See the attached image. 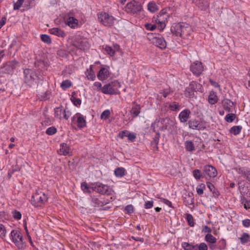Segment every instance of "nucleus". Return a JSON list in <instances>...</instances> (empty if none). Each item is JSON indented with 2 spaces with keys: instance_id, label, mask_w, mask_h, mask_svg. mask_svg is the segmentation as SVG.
<instances>
[{
  "instance_id": "nucleus-1",
  "label": "nucleus",
  "mask_w": 250,
  "mask_h": 250,
  "mask_svg": "<svg viewBox=\"0 0 250 250\" xmlns=\"http://www.w3.org/2000/svg\"><path fill=\"white\" fill-rule=\"evenodd\" d=\"M172 34L183 39L188 38L193 32L191 26L186 22L174 23L170 28Z\"/></svg>"
},
{
  "instance_id": "nucleus-2",
  "label": "nucleus",
  "mask_w": 250,
  "mask_h": 250,
  "mask_svg": "<svg viewBox=\"0 0 250 250\" xmlns=\"http://www.w3.org/2000/svg\"><path fill=\"white\" fill-rule=\"evenodd\" d=\"M48 200L47 196L40 190H36L30 200L32 206L35 208L42 207Z\"/></svg>"
},
{
  "instance_id": "nucleus-3",
  "label": "nucleus",
  "mask_w": 250,
  "mask_h": 250,
  "mask_svg": "<svg viewBox=\"0 0 250 250\" xmlns=\"http://www.w3.org/2000/svg\"><path fill=\"white\" fill-rule=\"evenodd\" d=\"M121 86L120 83L115 80L104 85L102 87V92L107 95H118L120 93L119 89Z\"/></svg>"
},
{
  "instance_id": "nucleus-4",
  "label": "nucleus",
  "mask_w": 250,
  "mask_h": 250,
  "mask_svg": "<svg viewBox=\"0 0 250 250\" xmlns=\"http://www.w3.org/2000/svg\"><path fill=\"white\" fill-rule=\"evenodd\" d=\"M170 16L167 13V9H163L160 11L157 17H153V21H155L158 24V28L160 31H162L166 27V22Z\"/></svg>"
},
{
  "instance_id": "nucleus-5",
  "label": "nucleus",
  "mask_w": 250,
  "mask_h": 250,
  "mask_svg": "<svg viewBox=\"0 0 250 250\" xmlns=\"http://www.w3.org/2000/svg\"><path fill=\"white\" fill-rule=\"evenodd\" d=\"M162 124L161 131H167L170 134H174L176 132L177 125L176 122L169 118H161Z\"/></svg>"
},
{
  "instance_id": "nucleus-6",
  "label": "nucleus",
  "mask_w": 250,
  "mask_h": 250,
  "mask_svg": "<svg viewBox=\"0 0 250 250\" xmlns=\"http://www.w3.org/2000/svg\"><path fill=\"white\" fill-rule=\"evenodd\" d=\"M10 237L12 241L18 249H22L25 247V243L23 241L22 235L20 230H12L10 233Z\"/></svg>"
},
{
  "instance_id": "nucleus-7",
  "label": "nucleus",
  "mask_w": 250,
  "mask_h": 250,
  "mask_svg": "<svg viewBox=\"0 0 250 250\" xmlns=\"http://www.w3.org/2000/svg\"><path fill=\"white\" fill-rule=\"evenodd\" d=\"M72 44L78 49L83 51L88 50L90 47V44L88 42V40L80 35L75 36Z\"/></svg>"
},
{
  "instance_id": "nucleus-8",
  "label": "nucleus",
  "mask_w": 250,
  "mask_h": 250,
  "mask_svg": "<svg viewBox=\"0 0 250 250\" xmlns=\"http://www.w3.org/2000/svg\"><path fill=\"white\" fill-rule=\"evenodd\" d=\"M98 20L103 25L108 27L112 26L116 21V19L114 17L106 12H101L98 14Z\"/></svg>"
},
{
  "instance_id": "nucleus-9",
  "label": "nucleus",
  "mask_w": 250,
  "mask_h": 250,
  "mask_svg": "<svg viewBox=\"0 0 250 250\" xmlns=\"http://www.w3.org/2000/svg\"><path fill=\"white\" fill-rule=\"evenodd\" d=\"M91 188L93 191L103 195H109L111 194L112 192V188L109 186L99 182L92 183Z\"/></svg>"
},
{
  "instance_id": "nucleus-10",
  "label": "nucleus",
  "mask_w": 250,
  "mask_h": 250,
  "mask_svg": "<svg viewBox=\"0 0 250 250\" xmlns=\"http://www.w3.org/2000/svg\"><path fill=\"white\" fill-rule=\"evenodd\" d=\"M202 88L201 84L195 81H192L190 83L189 86L186 88L185 94L187 97L193 98L194 96V92L201 91Z\"/></svg>"
},
{
  "instance_id": "nucleus-11",
  "label": "nucleus",
  "mask_w": 250,
  "mask_h": 250,
  "mask_svg": "<svg viewBox=\"0 0 250 250\" xmlns=\"http://www.w3.org/2000/svg\"><path fill=\"white\" fill-rule=\"evenodd\" d=\"M19 65V62L16 60H12L3 63L0 69L1 73L12 74L13 73L14 69Z\"/></svg>"
},
{
  "instance_id": "nucleus-12",
  "label": "nucleus",
  "mask_w": 250,
  "mask_h": 250,
  "mask_svg": "<svg viewBox=\"0 0 250 250\" xmlns=\"http://www.w3.org/2000/svg\"><path fill=\"white\" fill-rule=\"evenodd\" d=\"M142 5L141 3L136 1H132L128 3L125 7V11L128 13L136 14L142 10Z\"/></svg>"
},
{
  "instance_id": "nucleus-13",
  "label": "nucleus",
  "mask_w": 250,
  "mask_h": 250,
  "mask_svg": "<svg viewBox=\"0 0 250 250\" xmlns=\"http://www.w3.org/2000/svg\"><path fill=\"white\" fill-rule=\"evenodd\" d=\"M189 128L198 130H203L206 128L205 122L197 119L190 120L188 122Z\"/></svg>"
},
{
  "instance_id": "nucleus-14",
  "label": "nucleus",
  "mask_w": 250,
  "mask_h": 250,
  "mask_svg": "<svg viewBox=\"0 0 250 250\" xmlns=\"http://www.w3.org/2000/svg\"><path fill=\"white\" fill-rule=\"evenodd\" d=\"M24 82L28 84H31L35 81V77H37L36 72L31 69H25L23 71Z\"/></svg>"
},
{
  "instance_id": "nucleus-15",
  "label": "nucleus",
  "mask_w": 250,
  "mask_h": 250,
  "mask_svg": "<svg viewBox=\"0 0 250 250\" xmlns=\"http://www.w3.org/2000/svg\"><path fill=\"white\" fill-rule=\"evenodd\" d=\"M190 70L195 76L198 77L204 71V67L201 62L195 61L191 64Z\"/></svg>"
},
{
  "instance_id": "nucleus-16",
  "label": "nucleus",
  "mask_w": 250,
  "mask_h": 250,
  "mask_svg": "<svg viewBox=\"0 0 250 250\" xmlns=\"http://www.w3.org/2000/svg\"><path fill=\"white\" fill-rule=\"evenodd\" d=\"M150 40L151 41L152 43L156 46L162 49H165L167 46V42L164 38L161 35L158 34L154 36Z\"/></svg>"
},
{
  "instance_id": "nucleus-17",
  "label": "nucleus",
  "mask_w": 250,
  "mask_h": 250,
  "mask_svg": "<svg viewBox=\"0 0 250 250\" xmlns=\"http://www.w3.org/2000/svg\"><path fill=\"white\" fill-rule=\"evenodd\" d=\"M76 120L77 126L79 128H83L86 126V122L85 117L80 113H77L71 118L72 122L74 123Z\"/></svg>"
},
{
  "instance_id": "nucleus-18",
  "label": "nucleus",
  "mask_w": 250,
  "mask_h": 250,
  "mask_svg": "<svg viewBox=\"0 0 250 250\" xmlns=\"http://www.w3.org/2000/svg\"><path fill=\"white\" fill-rule=\"evenodd\" d=\"M242 177L250 181V168L248 167H238L234 169Z\"/></svg>"
},
{
  "instance_id": "nucleus-19",
  "label": "nucleus",
  "mask_w": 250,
  "mask_h": 250,
  "mask_svg": "<svg viewBox=\"0 0 250 250\" xmlns=\"http://www.w3.org/2000/svg\"><path fill=\"white\" fill-rule=\"evenodd\" d=\"M141 105L136 102H133L132 103V107L129 111V113L133 118H135L139 116L141 113Z\"/></svg>"
},
{
  "instance_id": "nucleus-20",
  "label": "nucleus",
  "mask_w": 250,
  "mask_h": 250,
  "mask_svg": "<svg viewBox=\"0 0 250 250\" xmlns=\"http://www.w3.org/2000/svg\"><path fill=\"white\" fill-rule=\"evenodd\" d=\"M180 104L176 102H172L170 103H166L164 107L162 108V110H166L167 108L169 109L172 111H177L180 109Z\"/></svg>"
},
{
  "instance_id": "nucleus-21",
  "label": "nucleus",
  "mask_w": 250,
  "mask_h": 250,
  "mask_svg": "<svg viewBox=\"0 0 250 250\" xmlns=\"http://www.w3.org/2000/svg\"><path fill=\"white\" fill-rule=\"evenodd\" d=\"M204 171L205 174L209 177L214 178L216 177L217 174L216 168L211 165L205 166Z\"/></svg>"
},
{
  "instance_id": "nucleus-22",
  "label": "nucleus",
  "mask_w": 250,
  "mask_h": 250,
  "mask_svg": "<svg viewBox=\"0 0 250 250\" xmlns=\"http://www.w3.org/2000/svg\"><path fill=\"white\" fill-rule=\"evenodd\" d=\"M192 2L201 10H207L209 6L207 0H192Z\"/></svg>"
},
{
  "instance_id": "nucleus-23",
  "label": "nucleus",
  "mask_w": 250,
  "mask_h": 250,
  "mask_svg": "<svg viewBox=\"0 0 250 250\" xmlns=\"http://www.w3.org/2000/svg\"><path fill=\"white\" fill-rule=\"evenodd\" d=\"M222 104L223 108L227 112H232V107L234 105V103L230 100L228 99H224L222 101Z\"/></svg>"
},
{
  "instance_id": "nucleus-24",
  "label": "nucleus",
  "mask_w": 250,
  "mask_h": 250,
  "mask_svg": "<svg viewBox=\"0 0 250 250\" xmlns=\"http://www.w3.org/2000/svg\"><path fill=\"white\" fill-rule=\"evenodd\" d=\"M66 24L70 28L75 29L78 26V20L72 16L68 15L65 20Z\"/></svg>"
},
{
  "instance_id": "nucleus-25",
  "label": "nucleus",
  "mask_w": 250,
  "mask_h": 250,
  "mask_svg": "<svg viewBox=\"0 0 250 250\" xmlns=\"http://www.w3.org/2000/svg\"><path fill=\"white\" fill-rule=\"evenodd\" d=\"M110 76L109 70L104 67H102L97 74V77L99 80L104 81L107 79Z\"/></svg>"
},
{
  "instance_id": "nucleus-26",
  "label": "nucleus",
  "mask_w": 250,
  "mask_h": 250,
  "mask_svg": "<svg viewBox=\"0 0 250 250\" xmlns=\"http://www.w3.org/2000/svg\"><path fill=\"white\" fill-rule=\"evenodd\" d=\"M183 201L186 206L193 205L194 197L192 192L186 193L183 195Z\"/></svg>"
},
{
  "instance_id": "nucleus-27",
  "label": "nucleus",
  "mask_w": 250,
  "mask_h": 250,
  "mask_svg": "<svg viewBox=\"0 0 250 250\" xmlns=\"http://www.w3.org/2000/svg\"><path fill=\"white\" fill-rule=\"evenodd\" d=\"M161 118L156 119L151 125V129L155 133H159V131H161L162 124H161Z\"/></svg>"
},
{
  "instance_id": "nucleus-28",
  "label": "nucleus",
  "mask_w": 250,
  "mask_h": 250,
  "mask_svg": "<svg viewBox=\"0 0 250 250\" xmlns=\"http://www.w3.org/2000/svg\"><path fill=\"white\" fill-rule=\"evenodd\" d=\"M191 112L188 109H185L181 111L179 114V118L182 123H186L189 118Z\"/></svg>"
},
{
  "instance_id": "nucleus-29",
  "label": "nucleus",
  "mask_w": 250,
  "mask_h": 250,
  "mask_svg": "<svg viewBox=\"0 0 250 250\" xmlns=\"http://www.w3.org/2000/svg\"><path fill=\"white\" fill-rule=\"evenodd\" d=\"M49 33L61 38H64L66 35V33L58 27L49 29Z\"/></svg>"
},
{
  "instance_id": "nucleus-30",
  "label": "nucleus",
  "mask_w": 250,
  "mask_h": 250,
  "mask_svg": "<svg viewBox=\"0 0 250 250\" xmlns=\"http://www.w3.org/2000/svg\"><path fill=\"white\" fill-rule=\"evenodd\" d=\"M91 203L93 207L97 208L102 207L106 204L95 196H91Z\"/></svg>"
},
{
  "instance_id": "nucleus-31",
  "label": "nucleus",
  "mask_w": 250,
  "mask_h": 250,
  "mask_svg": "<svg viewBox=\"0 0 250 250\" xmlns=\"http://www.w3.org/2000/svg\"><path fill=\"white\" fill-rule=\"evenodd\" d=\"M70 148L69 146L65 143H62L60 145L59 153L61 155H66L70 153Z\"/></svg>"
},
{
  "instance_id": "nucleus-32",
  "label": "nucleus",
  "mask_w": 250,
  "mask_h": 250,
  "mask_svg": "<svg viewBox=\"0 0 250 250\" xmlns=\"http://www.w3.org/2000/svg\"><path fill=\"white\" fill-rule=\"evenodd\" d=\"M218 101V98L216 93L213 91H210L208 97V102L211 104H214Z\"/></svg>"
},
{
  "instance_id": "nucleus-33",
  "label": "nucleus",
  "mask_w": 250,
  "mask_h": 250,
  "mask_svg": "<svg viewBox=\"0 0 250 250\" xmlns=\"http://www.w3.org/2000/svg\"><path fill=\"white\" fill-rule=\"evenodd\" d=\"M126 172L125 168L122 167H117L114 170V174L117 177H123L126 174Z\"/></svg>"
},
{
  "instance_id": "nucleus-34",
  "label": "nucleus",
  "mask_w": 250,
  "mask_h": 250,
  "mask_svg": "<svg viewBox=\"0 0 250 250\" xmlns=\"http://www.w3.org/2000/svg\"><path fill=\"white\" fill-rule=\"evenodd\" d=\"M147 9L151 13H154L158 10V7L155 1H151L148 3Z\"/></svg>"
},
{
  "instance_id": "nucleus-35",
  "label": "nucleus",
  "mask_w": 250,
  "mask_h": 250,
  "mask_svg": "<svg viewBox=\"0 0 250 250\" xmlns=\"http://www.w3.org/2000/svg\"><path fill=\"white\" fill-rule=\"evenodd\" d=\"M207 186L209 190L212 192L215 197H218L220 195L219 191L215 188L214 185L209 182H207Z\"/></svg>"
},
{
  "instance_id": "nucleus-36",
  "label": "nucleus",
  "mask_w": 250,
  "mask_h": 250,
  "mask_svg": "<svg viewBox=\"0 0 250 250\" xmlns=\"http://www.w3.org/2000/svg\"><path fill=\"white\" fill-rule=\"evenodd\" d=\"M62 106L60 105L59 107H57L54 108V115L55 117L58 119H62L63 117L62 114L63 113Z\"/></svg>"
},
{
  "instance_id": "nucleus-37",
  "label": "nucleus",
  "mask_w": 250,
  "mask_h": 250,
  "mask_svg": "<svg viewBox=\"0 0 250 250\" xmlns=\"http://www.w3.org/2000/svg\"><path fill=\"white\" fill-rule=\"evenodd\" d=\"M182 247L185 250H197V247L188 242H183Z\"/></svg>"
},
{
  "instance_id": "nucleus-38",
  "label": "nucleus",
  "mask_w": 250,
  "mask_h": 250,
  "mask_svg": "<svg viewBox=\"0 0 250 250\" xmlns=\"http://www.w3.org/2000/svg\"><path fill=\"white\" fill-rule=\"evenodd\" d=\"M239 239L242 244H245L249 242H250V236L246 232L242 233Z\"/></svg>"
},
{
  "instance_id": "nucleus-39",
  "label": "nucleus",
  "mask_w": 250,
  "mask_h": 250,
  "mask_svg": "<svg viewBox=\"0 0 250 250\" xmlns=\"http://www.w3.org/2000/svg\"><path fill=\"white\" fill-rule=\"evenodd\" d=\"M242 127L241 125L233 126L230 128L229 132L234 135H238L241 131Z\"/></svg>"
},
{
  "instance_id": "nucleus-40",
  "label": "nucleus",
  "mask_w": 250,
  "mask_h": 250,
  "mask_svg": "<svg viewBox=\"0 0 250 250\" xmlns=\"http://www.w3.org/2000/svg\"><path fill=\"white\" fill-rule=\"evenodd\" d=\"M85 75L88 80L91 81L95 80L96 78L95 74L91 67L89 70H87Z\"/></svg>"
},
{
  "instance_id": "nucleus-41",
  "label": "nucleus",
  "mask_w": 250,
  "mask_h": 250,
  "mask_svg": "<svg viewBox=\"0 0 250 250\" xmlns=\"http://www.w3.org/2000/svg\"><path fill=\"white\" fill-rule=\"evenodd\" d=\"M185 146L188 151H192L195 149L194 144L191 141H186L185 143Z\"/></svg>"
},
{
  "instance_id": "nucleus-42",
  "label": "nucleus",
  "mask_w": 250,
  "mask_h": 250,
  "mask_svg": "<svg viewBox=\"0 0 250 250\" xmlns=\"http://www.w3.org/2000/svg\"><path fill=\"white\" fill-rule=\"evenodd\" d=\"M205 240L208 243L214 244L216 243L217 239L211 234H207L205 237Z\"/></svg>"
},
{
  "instance_id": "nucleus-43",
  "label": "nucleus",
  "mask_w": 250,
  "mask_h": 250,
  "mask_svg": "<svg viewBox=\"0 0 250 250\" xmlns=\"http://www.w3.org/2000/svg\"><path fill=\"white\" fill-rule=\"evenodd\" d=\"M160 137V133H156L155 137L153 138V140L151 142V145L153 147L158 148V145L159 142V138Z\"/></svg>"
},
{
  "instance_id": "nucleus-44",
  "label": "nucleus",
  "mask_w": 250,
  "mask_h": 250,
  "mask_svg": "<svg viewBox=\"0 0 250 250\" xmlns=\"http://www.w3.org/2000/svg\"><path fill=\"white\" fill-rule=\"evenodd\" d=\"M218 249L220 250H224L226 248L227 243L225 239L222 238L218 241L217 244Z\"/></svg>"
},
{
  "instance_id": "nucleus-45",
  "label": "nucleus",
  "mask_w": 250,
  "mask_h": 250,
  "mask_svg": "<svg viewBox=\"0 0 250 250\" xmlns=\"http://www.w3.org/2000/svg\"><path fill=\"white\" fill-rule=\"evenodd\" d=\"M206 189V186L204 184H200L196 188V191L200 196H202L204 194V190Z\"/></svg>"
},
{
  "instance_id": "nucleus-46",
  "label": "nucleus",
  "mask_w": 250,
  "mask_h": 250,
  "mask_svg": "<svg viewBox=\"0 0 250 250\" xmlns=\"http://www.w3.org/2000/svg\"><path fill=\"white\" fill-rule=\"evenodd\" d=\"M72 86V83L70 80H66L62 82L61 87L63 90H65Z\"/></svg>"
},
{
  "instance_id": "nucleus-47",
  "label": "nucleus",
  "mask_w": 250,
  "mask_h": 250,
  "mask_svg": "<svg viewBox=\"0 0 250 250\" xmlns=\"http://www.w3.org/2000/svg\"><path fill=\"white\" fill-rule=\"evenodd\" d=\"M73 94H75V93H72V95L70 98L71 102L73 103L74 105L76 106H80L81 104V100L79 98H77L75 96H74Z\"/></svg>"
},
{
  "instance_id": "nucleus-48",
  "label": "nucleus",
  "mask_w": 250,
  "mask_h": 250,
  "mask_svg": "<svg viewBox=\"0 0 250 250\" xmlns=\"http://www.w3.org/2000/svg\"><path fill=\"white\" fill-rule=\"evenodd\" d=\"M172 93L173 90H172L169 87L164 89L160 92V94L162 95L165 98H166L168 95L172 94Z\"/></svg>"
},
{
  "instance_id": "nucleus-49",
  "label": "nucleus",
  "mask_w": 250,
  "mask_h": 250,
  "mask_svg": "<svg viewBox=\"0 0 250 250\" xmlns=\"http://www.w3.org/2000/svg\"><path fill=\"white\" fill-rule=\"evenodd\" d=\"M81 188L84 192L90 193L91 192L90 190V189H92L91 186H89L86 182L81 184Z\"/></svg>"
},
{
  "instance_id": "nucleus-50",
  "label": "nucleus",
  "mask_w": 250,
  "mask_h": 250,
  "mask_svg": "<svg viewBox=\"0 0 250 250\" xmlns=\"http://www.w3.org/2000/svg\"><path fill=\"white\" fill-rule=\"evenodd\" d=\"M236 115L234 113H229L225 118V120L227 122L232 123L235 119Z\"/></svg>"
},
{
  "instance_id": "nucleus-51",
  "label": "nucleus",
  "mask_w": 250,
  "mask_h": 250,
  "mask_svg": "<svg viewBox=\"0 0 250 250\" xmlns=\"http://www.w3.org/2000/svg\"><path fill=\"white\" fill-rule=\"evenodd\" d=\"M41 39L42 41L47 44H50L51 43V39L50 37L46 34H42L41 36Z\"/></svg>"
},
{
  "instance_id": "nucleus-52",
  "label": "nucleus",
  "mask_w": 250,
  "mask_h": 250,
  "mask_svg": "<svg viewBox=\"0 0 250 250\" xmlns=\"http://www.w3.org/2000/svg\"><path fill=\"white\" fill-rule=\"evenodd\" d=\"M186 219L188 221V224L190 227H193L194 226V223L193 221V217L190 214H187Z\"/></svg>"
},
{
  "instance_id": "nucleus-53",
  "label": "nucleus",
  "mask_w": 250,
  "mask_h": 250,
  "mask_svg": "<svg viewBox=\"0 0 250 250\" xmlns=\"http://www.w3.org/2000/svg\"><path fill=\"white\" fill-rule=\"evenodd\" d=\"M57 132V129L55 126L48 127L45 131L46 134L48 135H53Z\"/></svg>"
},
{
  "instance_id": "nucleus-54",
  "label": "nucleus",
  "mask_w": 250,
  "mask_h": 250,
  "mask_svg": "<svg viewBox=\"0 0 250 250\" xmlns=\"http://www.w3.org/2000/svg\"><path fill=\"white\" fill-rule=\"evenodd\" d=\"M105 51L107 54L110 56H113L115 55V51L111 47L108 45H106L104 48Z\"/></svg>"
},
{
  "instance_id": "nucleus-55",
  "label": "nucleus",
  "mask_w": 250,
  "mask_h": 250,
  "mask_svg": "<svg viewBox=\"0 0 250 250\" xmlns=\"http://www.w3.org/2000/svg\"><path fill=\"white\" fill-rule=\"evenodd\" d=\"M192 173L193 176L196 180L200 179L203 177L201 171L199 169H196L194 170Z\"/></svg>"
},
{
  "instance_id": "nucleus-56",
  "label": "nucleus",
  "mask_w": 250,
  "mask_h": 250,
  "mask_svg": "<svg viewBox=\"0 0 250 250\" xmlns=\"http://www.w3.org/2000/svg\"><path fill=\"white\" fill-rule=\"evenodd\" d=\"M197 250H208L207 245L204 242L201 243L199 244H196Z\"/></svg>"
},
{
  "instance_id": "nucleus-57",
  "label": "nucleus",
  "mask_w": 250,
  "mask_h": 250,
  "mask_svg": "<svg viewBox=\"0 0 250 250\" xmlns=\"http://www.w3.org/2000/svg\"><path fill=\"white\" fill-rule=\"evenodd\" d=\"M110 115V111L108 109L105 110L104 111L101 115V118L103 119H107L109 118Z\"/></svg>"
},
{
  "instance_id": "nucleus-58",
  "label": "nucleus",
  "mask_w": 250,
  "mask_h": 250,
  "mask_svg": "<svg viewBox=\"0 0 250 250\" xmlns=\"http://www.w3.org/2000/svg\"><path fill=\"white\" fill-rule=\"evenodd\" d=\"M62 111L63 118L65 120H68L70 116L71 115V112L67 108H66L64 109H63Z\"/></svg>"
},
{
  "instance_id": "nucleus-59",
  "label": "nucleus",
  "mask_w": 250,
  "mask_h": 250,
  "mask_svg": "<svg viewBox=\"0 0 250 250\" xmlns=\"http://www.w3.org/2000/svg\"><path fill=\"white\" fill-rule=\"evenodd\" d=\"M24 0H18L14 4V9L18 10L23 4Z\"/></svg>"
},
{
  "instance_id": "nucleus-60",
  "label": "nucleus",
  "mask_w": 250,
  "mask_h": 250,
  "mask_svg": "<svg viewBox=\"0 0 250 250\" xmlns=\"http://www.w3.org/2000/svg\"><path fill=\"white\" fill-rule=\"evenodd\" d=\"M145 27L146 30L149 31H153L156 28V26L155 24H152L151 23H146L145 24Z\"/></svg>"
},
{
  "instance_id": "nucleus-61",
  "label": "nucleus",
  "mask_w": 250,
  "mask_h": 250,
  "mask_svg": "<svg viewBox=\"0 0 250 250\" xmlns=\"http://www.w3.org/2000/svg\"><path fill=\"white\" fill-rule=\"evenodd\" d=\"M242 203L244 204V207L246 210L250 209V200H247L244 198L242 199Z\"/></svg>"
},
{
  "instance_id": "nucleus-62",
  "label": "nucleus",
  "mask_w": 250,
  "mask_h": 250,
  "mask_svg": "<svg viewBox=\"0 0 250 250\" xmlns=\"http://www.w3.org/2000/svg\"><path fill=\"white\" fill-rule=\"evenodd\" d=\"M127 137L128 141L133 142L136 138V136L134 133H130L128 132L127 135Z\"/></svg>"
},
{
  "instance_id": "nucleus-63",
  "label": "nucleus",
  "mask_w": 250,
  "mask_h": 250,
  "mask_svg": "<svg viewBox=\"0 0 250 250\" xmlns=\"http://www.w3.org/2000/svg\"><path fill=\"white\" fill-rule=\"evenodd\" d=\"M6 230L3 225L0 224V237L5 236Z\"/></svg>"
},
{
  "instance_id": "nucleus-64",
  "label": "nucleus",
  "mask_w": 250,
  "mask_h": 250,
  "mask_svg": "<svg viewBox=\"0 0 250 250\" xmlns=\"http://www.w3.org/2000/svg\"><path fill=\"white\" fill-rule=\"evenodd\" d=\"M246 81L247 82L245 83L246 87L250 90V74L248 73L246 76Z\"/></svg>"
}]
</instances>
